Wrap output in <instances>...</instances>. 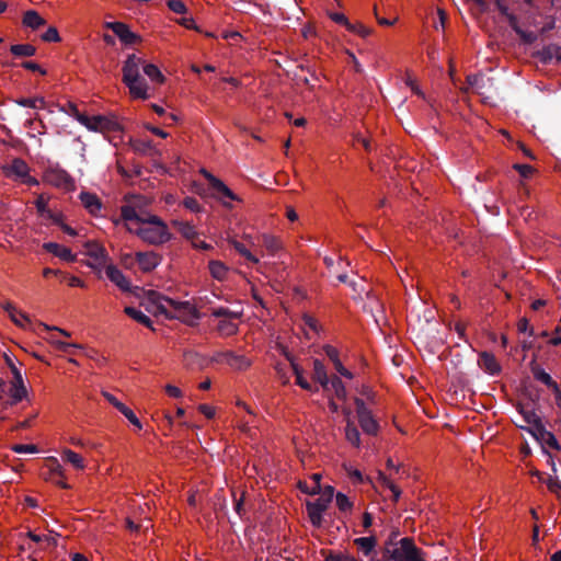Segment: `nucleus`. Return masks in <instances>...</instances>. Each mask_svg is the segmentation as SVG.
Here are the masks:
<instances>
[{"label": "nucleus", "mask_w": 561, "mask_h": 561, "mask_svg": "<svg viewBox=\"0 0 561 561\" xmlns=\"http://www.w3.org/2000/svg\"><path fill=\"white\" fill-rule=\"evenodd\" d=\"M146 298L156 308V312L168 318H176L186 324L193 325L201 317L198 311L188 301H176L156 290H148Z\"/></svg>", "instance_id": "f257e3e1"}, {"label": "nucleus", "mask_w": 561, "mask_h": 561, "mask_svg": "<svg viewBox=\"0 0 561 561\" xmlns=\"http://www.w3.org/2000/svg\"><path fill=\"white\" fill-rule=\"evenodd\" d=\"M128 231L152 245L163 244L172 237L167 224L156 215H147V218L139 227L128 225Z\"/></svg>", "instance_id": "f03ea898"}, {"label": "nucleus", "mask_w": 561, "mask_h": 561, "mask_svg": "<svg viewBox=\"0 0 561 561\" xmlns=\"http://www.w3.org/2000/svg\"><path fill=\"white\" fill-rule=\"evenodd\" d=\"M141 64V58L135 54L129 55L123 66V82L128 87L134 98L147 100L149 99L148 85L140 76Z\"/></svg>", "instance_id": "7ed1b4c3"}, {"label": "nucleus", "mask_w": 561, "mask_h": 561, "mask_svg": "<svg viewBox=\"0 0 561 561\" xmlns=\"http://www.w3.org/2000/svg\"><path fill=\"white\" fill-rule=\"evenodd\" d=\"M318 382L321 383L324 396L329 400V408L331 412L336 413L340 409V402H344L346 398L344 385L337 377L329 378L319 365Z\"/></svg>", "instance_id": "20e7f679"}, {"label": "nucleus", "mask_w": 561, "mask_h": 561, "mask_svg": "<svg viewBox=\"0 0 561 561\" xmlns=\"http://www.w3.org/2000/svg\"><path fill=\"white\" fill-rule=\"evenodd\" d=\"M5 178L20 181L30 186L38 185V181L30 175L28 164L21 158H14L10 163L2 165Z\"/></svg>", "instance_id": "39448f33"}, {"label": "nucleus", "mask_w": 561, "mask_h": 561, "mask_svg": "<svg viewBox=\"0 0 561 561\" xmlns=\"http://www.w3.org/2000/svg\"><path fill=\"white\" fill-rule=\"evenodd\" d=\"M5 364L12 373V381L10 388V394L13 399V403L22 401L27 396V390L24 386L23 377L19 368L14 365L12 358L4 354Z\"/></svg>", "instance_id": "423d86ee"}, {"label": "nucleus", "mask_w": 561, "mask_h": 561, "mask_svg": "<svg viewBox=\"0 0 561 561\" xmlns=\"http://www.w3.org/2000/svg\"><path fill=\"white\" fill-rule=\"evenodd\" d=\"M324 263L329 268L330 276H334L340 283H347L350 287L356 293L360 294L362 289L357 288L358 284L355 280L348 282V275L345 272V268L348 266V263L339 259L336 262L332 257H324Z\"/></svg>", "instance_id": "0eeeda50"}, {"label": "nucleus", "mask_w": 561, "mask_h": 561, "mask_svg": "<svg viewBox=\"0 0 561 561\" xmlns=\"http://www.w3.org/2000/svg\"><path fill=\"white\" fill-rule=\"evenodd\" d=\"M213 363L227 364L236 370H244L250 366V360L232 351L217 352L211 357Z\"/></svg>", "instance_id": "6e6552de"}, {"label": "nucleus", "mask_w": 561, "mask_h": 561, "mask_svg": "<svg viewBox=\"0 0 561 561\" xmlns=\"http://www.w3.org/2000/svg\"><path fill=\"white\" fill-rule=\"evenodd\" d=\"M356 411L358 416V422L362 430L369 435H376L378 432V423L371 415V412L366 408L364 401L362 399H355Z\"/></svg>", "instance_id": "1a4fd4ad"}, {"label": "nucleus", "mask_w": 561, "mask_h": 561, "mask_svg": "<svg viewBox=\"0 0 561 561\" xmlns=\"http://www.w3.org/2000/svg\"><path fill=\"white\" fill-rule=\"evenodd\" d=\"M104 26L111 31L121 39L125 45H133L140 41V37L131 32L129 27L123 22H106Z\"/></svg>", "instance_id": "9d476101"}, {"label": "nucleus", "mask_w": 561, "mask_h": 561, "mask_svg": "<svg viewBox=\"0 0 561 561\" xmlns=\"http://www.w3.org/2000/svg\"><path fill=\"white\" fill-rule=\"evenodd\" d=\"M499 9L501 13L506 18L507 22L510 23L511 27L520 36V38L525 43H533L536 41V35L533 31L524 30L519 25L518 19L508 12V9L504 4H499Z\"/></svg>", "instance_id": "9b49d317"}, {"label": "nucleus", "mask_w": 561, "mask_h": 561, "mask_svg": "<svg viewBox=\"0 0 561 561\" xmlns=\"http://www.w3.org/2000/svg\"><path fill=\"white\" fill-rule=\"evenodd\" d=\"M136 261L142 272L148 273L154 270L161 262V256L153 252H136Z\"/></svg>", "instance_id": "f8f14e48"}, {"label": "nucleus", "mask_w": 561, "mask_h": 561, "mask_svg": "<svg viewBox=\"0 0 561 561\" xmlns=\"http://www.w3.org/2000/svg\"><path fill=\"white\" fill-rule=\"evenodd\" d=\"M119 129V124L110 117L103 115L92 116V122L89 130L92 131H116Z\"/></svg>", "instance_id": "ddd939ff"}, {"label": "nucleus", "mask_w": 561, "mask_h": 561, "mask_svg": "<svg viewBox=\"0 0 561 561\" xmlns=\"http://www.w3.org/2000/svg\"><path fill=\"white\" fill-rule=\"evenodd\" d=\"M121 215L122 218L126 221V227L128 228V225L131 227H135V225H137V227L142 225L148 214L138 211L133 205H125L121 208Z\"/></svg>", "instance_id": "4468645a"}, {"label": "nucleus", "mask_w": 561, "mask_h": 561, "mask_svg": "<svg viewBox=\"0 0 561 561\" xmlns=\"http://www.w3.org/2000/svg\"><path fill=\"white\" fill-rule=\"evenodd\" d=\"M479 367L489 375H499L501 373V365L495 356L489 352H481L478 358Z\"/></svg>", "instance_id": "2eb2a0df"}, {"label": "nucleus", "mask_w": 561, "mask_h": 561, "mask_svg": "<svg viewBox=\"0 0 561 561\" xmlns=\"http://www.w3.org/2000/svg\"><path fill=\"white\" fill-rule=\"evenodd\" d=\"M105 274L110 278L112 283H114L119 289L123 291L130 290V283L125 277V275L119 271L115 265H107L105 268Z\"/></svg>", "instance_id": "dca6fc26"}, {"label": "nucleus", "mask_w": 561, "mask_h": 561, "mask_svg": "<svg viewBox=\"0 0 561 561\" xmlns=\"http://www.w3.org/2000/svg\"><path fill=\"white\" fill-rule=\"evenodd\" d=\"M43 249L47 251L48 253L54 254L55 256L67 261V262H75L76 255L72 254L71 250L69 248H66L59 243L56 242H46L43 244Z\"/></svg>", "instance_id": "f3484780"}, {"label": "nucleus", "mask_w": 561, "mask_h": 561, "mask_svg": "<svg viewBox=\"0 0 561 561\" xmlns=\"http://www.w3.org/2000/svg\"><path fill=\"white\" fill-rule=\"evenodd\" d=\"M323 351L324 353L327 354V356L329 357V359L333 363V366L335 368V370L343 377L347 378V379H352L353 378V374L346 369L342 362L340 360L339 358V351L332 346V345H324L323 346Z\"/></svg>", "instance_id": "a211bd4d"}, {"label": "nucleus", "mask_w": 561, "mask_h": 561, "mask_svg": "<svg viewBox=\"0 0 561 561\" xmlns=\"http://www.w3.org/2000/svg\"><path fill=\"white\" fill-rule=\"evenodd\" d=\"M342 411L346 419V426H345V438L346 440L352 444L355 447H359L360 445V435L356 426L351 422V410L343 407Z\"/></svg>", "instance_id": "6ab92c4d"}, {"label": "nucleus", "mask_w": 561, "mask_h": 561, "mask_svg": "<svg viewBox=\"0 0 561 561\" xmlns=\"http://www.w3.org/2000/svg\"><path fill=\"white\" fill-rule=\"evenodd\" d=\"M210 187L219 199H238V196L218 178L210 179Z\"/></svg>", "instance_id": "aec40b11"}, {"label": "nucleus", "mask_w": 561, "mask_h": 561, "mask_svg": "<svg viewBox=\"0 0 561 561\" xmlns=\"http://www.w3.org/2000/svg\"><path fill=\"white\" fill-rule=\"evenodd\" d=\"M79 198L84 208L91 215H96L101 210L102 203L95 194L89 192H81Z\"/></svg>", "instance_id": "412c9836"}, {"label": "nucleus", "mask_w": 561, "mask_h": 561, "mask_svg": "<svg viewBox=\"0 0 561 561\" xmlns=\"http://www.w3.org/2000/svg\"><path fill=\"white\" fill-rule=\"evenodd\" d=\"M320 481V476L318 474V482ZM334 497V489L333 486H324L321 488L318 483V514L324 511L328 505L332 502Z\"/></svg>", "instance_id": "4be33fe9"}, {"label": "nucleus", "mask_w": 561, "mask_h": 561, "mask_svg": "<svg viewBox=\"0 0 561 561\" xmlns=\"http://www.w3.org/2000/svg\"><path fill=\"white\" fill-rule=\"evenodd\" d=\"M531 373L536 380L542 382L547 387L551 388L553 392H559L558 383L551 378V376L545 371L540 366L534 365L531 366Z\"/></svg>", "instance_id": "5701e85b"}, {"label": "nucleus", "mask_w": 561, "mask_h": 561, "mask_svg": "<svg viewBox=\"0 0 561 561\" xmlns=\"http://www.w3.org/2000/svg\"><path fill=\"white\" fill-rule=\"evenodd\" d=\"M23 24L32 30H38L46 24V20L37 11L28 10L23 15Z\"/></svg>", "instance_id": "b1692460"}, {"label": "nucleus", "mask_w": 561, "mask_h": 561, "mask_svg": "<svg viewBox=\"0 0 561 561\" xmlns=\"http://www.w3.org/2000/svg\"><path fill=\"white\" fill-rule=\"evenodd\" d=\"M467 83L471 90L477 92L480 95H484L483 89L486 87L488 83H491V80L489 78H484L480 75H470L467 77Z\"/></svg>", "instance_id": "393cba45"}, {"label": "nucleus", "mask_w": 561, "mask_h": 561, "mask_svg": "<svg viewBox=\"0 0 561 561\" xmlns=\"http://www.w3.org/2000/svg\"><path fill=\"white\" fill-rule=\"evenodd\" d=\"M467 83L471 90L477 92L480 95H484L483 89L486 87L488 83H491V80L489 78H484L480 75H470L467 77Z\"/></svg>", "instance_id": "a878e982"}, {"label": "nucleus", "mask_w": 561, "mask_h": 561, "mask_svg": "<svg viewBox=\"0 0 561 561\" xmlns=\"http://www.w3.org/2000/svg\"><path fill=\"white\" fill-rule=\"evenodd\" d=\"M124 312L128 317H130L133 320L137 321L138 323H140L151 330H154L152 327L151 319L148 316H146L142 311H140L134 307H125Z\"/></svg>", "instance_id": "bb28decb"}, {"label": "nucleus", "mask_w": 561, "mask_h": 561, "mask_svg": "<svg viewBox=\"0 0 561 561\" xmlns=\"http://www.w3.org/2000/svg\"><path fill=\"white\" fill-rule=\"evenodd\" d=\"M85 248H87V254L90 257L94 259L100 264L104 263L106 261V251L102 245H100L95 242H87Z\"/></svg>", "instance_id": "cd10ccee"}, {"label": "nucleus", "mask_w": 561, "mask_h": 561, "mask_svg": "<svg viewBox=\"0 0 561 561\" xmlns=\"http://www.w3.org/2000/svg\"><path fill=\"white\" fill-rule=\"evenodd\" d=\"M525 422L530 426L529 432L537 435V432H542V424L539 416L534 411H522Z\"/></svg>", "instance_id": "c85d7f7f"}, {"label": "nucleus", "mask_w": 561, "mask_h": 561, "mask_svg": "<svg viewBox=\"0 0 561 561\" xmlns=\"http://www.w3.org/2000/svg\"><path fill=\"white\" fill-rule=\"evenodd\" d=\"M354 543L365 556H369L375 549L377 542L375 537L370 536L356 538Z\"/></svg>", "instance_id": "c756f323"}, {"label": "nucleus", "mask_w": 561, "mask_h": 561, "mask_svg": "<svg viewBox=\"0 0 561 561\" xmlns=\"http://www.w3.org/2000/svg\"><path fill=\"white\" fill-rule=\"evenodd\" d=\"M144 73L154 83H163L165 77L162 75L160 69L153 64H146L142 67Z\"/></svg>", "instance_id": "7c9ffc66"}, {"label": "nucleus", "mask_w": 561, "mask_h": 561, "mask_svg": "<svg viewBox=\"0 0 561 561\" xmlns=\"http://www.w3.org/2000/svg\"><path fill=\"white\" fill-rule=\"evenodd\" d=\"M172 224L185 239L193 240L197 236L195 227L190 222L173 220Z\"/></svg>", "instance_id": "2f4dec72"}, {"label": "nucleus", "mask_w": 561, "mask_h": 561, "mask_svg": "<svg viewBox=\"0 0 561 561\" xmlns=\"http://www.w3.org/2000/svg\"><path fill=\"white\" fill-rule=\"evenodd\" d=\"M15 57H31L36 54V48L31 44H15L10 47Z\"/></svg>", "instance_id": "473e14b6"}, {"label": "nucleus", "mask_w": 561, "mask_h": 561, "mask_svg": "<svg viewBox=\"0 0 561 561\" xmlns=\"http://www.w3.org/2000/svg\"><path fill=\"white\" fill-rule=\"evenodd\" d=\"M209 272L214 278L217 280H222L226 278L228 273V267L220 261H210L209 262Z\"/></svg>", "instance_id": "72a5a7b5"}, {"label": "nucleus", "mask_w": 561, "mask_h": 561, "mask_svg": "<svg viewBox=\"0 0 561 561\" xmlns=\"http://www.w3.org/2000/svg\"><path fill=\"white\" fill-rule=\"evenodd\" d=\"M286 357L288 358V360L290 362L291 364V367H293V370L296 375V383L299 385L302 389H306V390H310L311 389V385L307 381V379L304 377L302 375V370L301 368L299 367V365L294 360V358L291 356H289L288 354H286Z\"/></svg>", "instance_id": "f704fd0d"}, {"label": "nucleus", "mask_w": 561, "mask_h": 561, "mask_svg": "<svg viewBox=\"0 0 561 561\" xmlns=\"http://www.w3.org/2000/svg\"><path fill=\"white\" fill-rule=\"evenodd\" d=\"M62 459L65 461L71 463L77 469H83L84 468V462H83L82 457L79 454L72 451L71 449L64 450Z\"/></svg>", "instance_id": "c9c22d12"}, {"label": "nucleus", "mask_w": 561, "mask_h": 561, "mask_svg": "<svg viewBox=\"0 0 561 561\" xmlns=\"http://www.w3.org/2000/svg\"><path fill=\"white\" fill-rule=\"evenodd\" d=\"M378 481L386 488H388L391 492H392V495H393V500L394 501H398L400 495H401V491L400 489L393 484L390 480L389 477H387L385 473H382L381 471L378 472Z\"/></svg>", "instance_id": "e433bc0d"}, {"label": "nucleus", "mask_w": 561, "mask_h": 561, "mask_svg": "<svg viewBox=\"0 0 561 561\" xmlns=\"http://www.w3.org/2000/svg\"><path fill=\"white\" fill-rule=\"evenodd\" d=\"M263 245L266 248L267 251H270L272 254H274L280 250L282 242L275 236L264 234L263 236Z\"/></svg>", "instance_id": "4c0bfd02"}, {"label": "nucleus", "mask_w": 561, "mask_h": 561, "mask_svg": "<svg viewBox=\"0 0 561 561\" xmlns=\"http://www.w3.org/2000/svg\"><path fill=\"white\" fill-rule=\"evenodd\" d=\"M9 317H10L11 321L20 328L25 329L27 325L31 324V319H30L28 314H26L25 312H23L21 310L16 309V312L10 313Z\"/></svg>", "instance_id": "58836bf2"}, {"label": "nucleus", "mask_w": 561, "mask_h": 561, "mask_svg": "<svg viewBox=\"0 0 561 561\" xmlns=\"http://www.w3.org/2000/svg\"><path fill=\"white\" fill-rule=\"evenodd\" d=\"M211 316L222 319H239L241 317V312L232 311L225 307H218L213 309Z\"/></svg>", "instance_id": "ea45409f"}, {"label": "nucleus", "mask_w": 561, "mask_h": 561, "mask_svg": "<svg viewBox=\"0 0 561 561\" xmlns=\"http://www.w3.org/2000/svg\"><path fill=\"white\" fill-rule=\"evenodd\" d=\"M232 319H221L218 323V331L225 335H232L237 332L238 325L231 321Z\"/></svg>", "instance_id": "a19ab883"}, {"label": "nucleus", "mask_w": 561, "mask_h": 561, "mask_svg": "<svg viewBox=\"0 0 561 561\" xmlns=\"http://www.w3.org/2000/svg\"><path fill=\"white\" fill-rule=\"evenodd\" d=\"M231 244H232L233 249H234V250H236L240 255H242L244 259H247V260H248V261H250L251 263H257V262H259L257 257H255V256H254V255H253V254H252V253L247 249V247H245L243 243H241V242H239V241H237V240H233V241L231 242Z\"/></svg>", "instance_id": "79ce46f5"}, {"label": "nucleus", "mask_w": 561, "mask_h": 561, "mask_svg": "<svg viewBox=\"0 0 561 561\" xmlns=\"http://www.w3.org/2000/svg\"><path fill=\"white\" fill-rule=\"evenodd\" d=\"M119 407L117 408V410L135 426H137L138 428H141V423L139 421V419L136 416V414L134 413V411L131 409H129L127 405H125L124 403L122 404H118Z\"/></svg>", "instance_id": "37998d69"}, {"label": "nucleus", "mask_w": 561, "mask_h": 561, "mask_svg": "<svg viewBox=\"0 0 561 561\" xmlns=\"http://www.w3.org/2000/svg\"><path fill=\"white\" fill-rule=\"evenodd\" d=\"M335 503L339 510L343 513L350 512L353 507V502L348 499V496L341 492L335 494Z\"/></svg>", "instance_id": "c03bdc74"}, {"label": "nucleus", "mask_w": 561, "mask_h": 561, "mask_svg": "<svg viewBox=\"0 0 561 561\" xmlns=\"http://www.w3.org/2000/svg\"><path fill=\"white\" fill-rule=\"evenodd\" d=\"M14 102L20 105V106H23V107H36V103H41V106H45L46 105V102L44 100V98H41V96H36V98H33V99H30V98H20V99H16L14 100Z\"/></svg>", "instance_id": "a18cd8bd"}, {"label": "nucleus", "mask_w": 561, "mask_h": 561, "mask_svg": "<svg viewBox=\"0 0 561 561\" xmlns=\"http://www.w3.org/2000/svg\"><path fill=\"white\" fill-rule=\"evenodd\" d=\"M168 8L176 14H186L187 7L182 0H169L167 2Z\"/></svg>", "instance_id": "49530a36"}, {"label": "nucleus", "mask_w": 561, "mask_h": 561, "mask_svg": "<svg viewBox=\"0 0 561 561\" xmlns=\"http://www.w3.org/2000/svg\"><path fill=\"white\" fill-rule=\"evenodd\" d=\"M519 25L527 31H533L537 36V32H545V27H540L535 18L528 16L527 21L519 23Z\"/></svg>", "instance_id": "de8ad7c7"}, {"label": "nucleus", "mask_w": 561, "mask_h": 561, "mask_svg": "<svg viewBox=\"0 0 561 561\" xmlns=\"http://www.w3.org/2000/svg\"><path fill=\"white\" fill-rule=\"evenodd\" d=\"M41 37L44 42L48 43H58L61 41L58 30L55 26H49L47 31L44 34H42Z\"/></svg>", "instance_id": "09e8293b"}, {"label": "nucleus", "mask_w": 561, "mask_h": 561, "mask_svg": "<svg viewBox=\"0 0 561 561\" xmlns=\"http://www.w3.org/2000/svg\"><path fill=\"white\" fill-rule=\"evenodd\" d=\"M347 30L360 35L362 37H367L371 34V30L362 23H356V24L350 23L347 26Z\"/></svg>", "instance_id": "8fccbe9b"}, {"label": "nucleus", "mask_w": 561, "mask_h": 561, "mask_svg": "<svg viewBox=\"0 0 561 561\" xmlns=\"http://www.w3.org/2000/svg\"><path fill=\"white\" fill-rule=\"evenodd\" d=\"M310 479L312 480L313 482V485L309 486L308 483L306 481H299L298 482V488L299 490L306 494V495H314L316 494V473H312L310 476Z\"/></svg>", "instance_id": "3c124183"}, {"label": "nucleus", "mask_w": 561, "mask_h": 561, "mask_svg": "<svg viewBox=\"0 0 561 561\" xmlns=\"http://www.w3.org/2000/svg\"><path fill=\"white\" fill-rule=\"evenodd\" d=\"M345 471L348 477L356 483H363L365 481L364 476L358 469L353 468L352 466H344Z\"/></svg>", "instance_id": "603ef678"}, {"label": "nucleus", "mask_w": 561, "mask_h": 561, "mask_svg": "<svg viewBox=\"0 0 561 561\" xmlns=\"http://www.w3.org/2000/svg\"><path fill=\"white\" fill-rule=\"evenodd\" d=\"M513 168L524 179H529L534 174V172H535L534 168L531 165H529V164H514Z\"/></svg>", "instance_id": "864d4df0"}, {"label": "nucleus", "mask_w": 561, "mask_h": 561, "mask_svg": "<svg viewBox=\"0 0 561 561\" xmlns=\"http://www.w3.org/2000/svg\"><path fill=\"white\" fill-rule=\"evenodd\" d=\"M305 504L309 522L312 527H316V502L311 500H306Z\"/></svg>", "instance_id": "5fc2aeb1"}, {"label": "nucleus", "mask_w": 561, "mask_h": 561, "mask_svg": "<svg viewBox=\"0 0 561 561\" xmlns=\"http://www.w3.org/2000/svg\"><path fill=\"white\" fill-rule=\"evenodd\" d=\"M176 22L188 30H194L196 32H202L201 28L196 25L194 19L192 16H182L181 19L176 20Z\"/></svg>", "instance_id": "6e6d98bb"}, {"label": "nucleus", "mask_w": 561, "mask_h": 561, "mask_svg": "<svg viewBox=\"0 0 561 561\" xmlns=\"http://www.w3.org/2000/svg\"><path fill=\"white\" fill-rule=\"evenodd\" d=\"M133 148L136 152L146 154L151 149L150 141L137 140L133 144Z\"/></svg>", "instance_id": "4d7b16f0"}, {"label": "nucleus", "mask_w": 561, "mask_h": 561, "mask_svg": "<svg viewBox=\"0 0 561 561\" xmlns=\"http://www.w3.org/2000/svg\"><path fill=\"white\" fill-rule=\"evenodd\" d=\"M12 450L16 454H24V453L33 454V453L37 451V447H36V445H33V444H28V445L18 444L12 447Z\"/></svg>", "instance_id": "13d9d810"}, {"label": "nucleus", "mask_w": 561, "mask_h": 561, "mask_svg": "<svg viewBox=\"0 0 561 561\" xmlns=\"http://www.w3.org/2000/svg\"><path fill=\"white\" fill-rule=\"evenodd\" d=\"M49 341L51 343L56 344L59 350H61V351H64L66 353L69 352V348H72V347L77 348V347H79V345H77V344L62 342V341L56 339L55 336L49 337Z\"/></svg>", "instance_id": "bf43d9fd"}, {"label": "nucleus", "mask_w": 561, "mask_h": 561, "mask_svg": "<svg viewBox=\"0 0 561 561\" xmlns=\"http://www.w3.org/2000/svg\"><path fill=\"white\" fill-rule=\"evenodd\" d=\"M183 205L185 206V208H187L192 211H195V213L201 211V205H199L198 201L194 197H186L183 201Z\"/></svg>", "instance_id": "052dcab7"}, {"label": "nucleus", "mask_w": 561, "mask_h": 561, "mask_svg": "<svg viewBox=\"0 0 561 561\" xmlns=\"http://www.w3.org/2000/svg\"><path fill=\"white\" fill-rule=\"evenodd\" d=\"M325 561H357L353 556L345 553L329 554Z\"/></svg>", "instance_id": "680f3d73"}, {"label": "nucleus", "mask_w": 561, "mask_h": 561, "mask_svg": "<svg viewBox=\"0 0 561 561\" xmlns=\"http://www.w3.org/2000/svg\"><path fill=\"white\" fill-rule=\"evenodd\" d=\"M537 433L540 434L542 437H546V443L550 447L556 448V449L559 448V444H558L556 437L551 433L546 432L543 427H542V432H537Z\"/></svg>", "instance_id": "e2e57ef3"}, {"label": "nucleus", "mask_w": 561, "mask_h": 561, "mask_svg": "<svg viewBox=\"0 0 561 561\" xmlns=\"http://www.w3.org/2000/svg\"><path fill=\"white\" fill-rule=\"evenodd\" d=\"M35 206H36V209L37 211L41 214V215H47L48 211H50L48 208H47V202L46 199L43 197V196H39L36 202H35Z\"/></svg>", "instance_id": "0e129e2a"}, {"label": "nucleus", "mask_w": 561, "mask_h": 561, "mask_svg": "<svg viewBox=\"0 0 561 561\" xmlns=\"http://www.w3.org/2000/svg\"><path fill=\"white\" fill-rule=\"evenodd\" d=\"M329 16L331 18L332 21H334L335 23H339V24H343L345 25L346 27L348 26L350 22L347 20V18L343 14V13H329Z\"/></svg>", "instance_id": "69168bd1"}, {"label": "nucleus", "mask_w": 561, "mask_h": 561, "mask_svg": "<svg viewBox=\"0 0 561 561\" xmlns=\"http://www.w3.org/2000/svg\"><path fill=\"white\" fill-rule=\"evenodd\" d=\"M50 462V471H51V474L55 477V476H59L61 477L62 476V470H61V465L58 462V460L56 458H51L49 460Z\"/></svg>", "instance_id": "338daca9"}, {"label": "nucleus", "mask_w": 561, "mask_h": 561, "mask_svg": "<svg viewBox=\"0 0 561 561\" xmlns=\"http://www.w3.org/2000/svg\"><path fill=\"white\" fill-rule=\"evenodd\" d=\"M198 411L203 413L207 419H213L215 416V409L208 404H199Z\"/></svg>", "instance_id": "774afa93"}]
</instances>
